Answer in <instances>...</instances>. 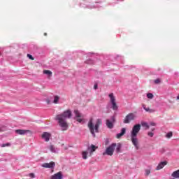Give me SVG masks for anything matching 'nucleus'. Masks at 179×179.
Listing matches in <instances>:
<instances>
[{"mask_svg": "<svg viewBox=\"0 0 179 179\" xmlns=\"http://www.w3.org/2000/svg\"><path fill=\"white\" fill-rule=\"evenodd\" d=\"M72 117V111L70 110H65L61 114L57 115L55 117L56 121L58 122V125L62 128V131L68 130V122L66 118Z\"/></svg>", "mask_w": 179, "mask_h": 179, "instance_id": "f257e3e1", "label": "nucleus"}, {"mask_svg": "<svg viewBox=\"0 0 179 179\" xmlns=\"http://www.w3.org/2000/svg\"><path fill=\"white\" fill-rule=\"evenodd\" d=\"M103 124V121L101 119H97L95 123V125L93 124V119H90V120L88 122V128L92 134L93 135L94 138L96 137V134L99 132V128H100V125Z\"/></svg>", "mask_w": 179, "mask_h": 179, "instance_id": "f03ea898", "label": "nucleus"}, {"mask_svg": "<svg viewBox=\"0 0 179 179\" xmlns=\"http://www.w3.org/2000/svg\"><path fill=\"white\" fill-rule=\"evenodd\" d=\"M115 148H117V143H113L110 145H109L103 155H108V156H113L114 155V151L115 150Z\"/></svg>", "mask_w": 179, "mask_h": 179, "instance_id": "7ed1b4c3", "label": "nucleus"}, {"mask_svg": "<svg viewBox=\"0 0 179 179\" xmlns=\"http://www.w3.org/2000/svg\"><path fill=\"white\" fill-rule=\"evenodd\" d=\"M109 97L110 99V103L112 104V106H111L112 110H118V106L117 105V103L115 102V97L114 96V94L110 93L109 94Z\"/></svg>", "mask_w": 179, "mask_h": 179, "instance_id": "20e7f679", "label": "nucleus"}, {"mask_svg": "<svg viewBox=\"0 0 179 179\" xmlns=\"http://www.w3.org/2000/svg\"><path fill=\"white\" fill-rule=\"evenodd\" d=\"M139 131H141V124H135L132 130L131 131V136H138V134H139Z\"/></svg>", "mask_w": 179, "mask_h": 179, "instance_id": "39448f33", "label": "nucleus"}, {"mask_svg": "<svg viewBox=\"0 0 179 179\" xmlns=\"http://www.w3.org/2000/svg\"><path fill=\"white\" fill-rule=\"evenodd\" d=\"M135 120V114L131 113H129L123 120L124 124H129L131 121H134Z\"/></svg>", "mask_w": 179, "mask_h": 179, "instance_id": "423d86ee", "label": "nucleus"}, {"mask_svg": "<svg viewBox=\"0 0 179 179\" xmlns=\"http://www.w3.org/2000/svg\"><path fill=\"white\" fill-rule=\"evenodd\" d=\"M114 122H115V117H114V116L111 117V120H106L107 128H108L109 129H113V128H114Z\"/></svg>", "mask_w": 179, "mask_h": 179, "instance_id": "0eeeda50", "label": "nucleus"}, {"mask_svg": "<svg viewBox=\"0 0 179 179\" xmlns=\"http://www.w3.org/2000/svg\"><path fill=\"white\" fill-rule=\"evenodd\" d=\"M131 141L136 150H138V149H139V141L138 140V138L136 136H131Z\"/></svg>", "mask_w": 179, "mask_h": 179, "instance_id": "6e6552de", "label": "nucleus"}, {"mask_svg": "<svg viewBox=\"0 0 179 179\" xmlns=\"http://www.w3.org/2000/svg\"><path fill=\"white\" fill-rule=\"evenodd\" d=\"M44 169H54L55 167V162H50V163H44L42 164Z\"/></svg>", "mask_w": 179, "mask_h": 179, "instance_id": "1a4fd4ad", "label": "nucleus"}, {"mask_svg": "<svg viewBox=\"0 0 179 179\" xmlns=\"http://www.w3.org/2000/svg\"><path fill=\"white\" fill-rule=\"evenodd\" d=\"M64 178V176H62V172L59 171L57 173L52 175L50 178V179H62Z\"/></svg>", "mask_w": 179, "mask_h": 179, "instance_id": "9d476101", "label": "nucleus"}, {"mask_svg": "<svg viewBox=\"0 0 179 179\" xmlns=\"http://www.w3.org/2000/svg\"><path fill=\"white\" fill-rule=\"evenodd\" d=\"M50 138H51V134L48 132H44L42 134V138L45 139V142H48V141H50Z\"/></svg>", "mask_w": 179, "mask_h": 179, "instance_id": "9b49d317", "label": "nucleus"}, {"mask_svg": "<svg viewBox=\"0 0 179 179\" xmlns=\"http://www.w3.org/2000/svg\"><path fill=\"white\" fill-rule=\"evenodd\" d=\"M87 149L90 150V156H92L93 155V152H96V149H98V147L92 144Z\"/></svg>", "mask_w": 179, "mask_h": 179, "instance_id": "f8f14e48", "label": "nucleus"}, {"mask_svg": "<svg viewBox=\"0 0 179 179\" xmlns=\"http://www.w3.org/2000/svg\"><path fill=\"white\" fill-rule=\"evenodd\" d=\"M27 132H30L29 130H24V129H17L15 130V134H17V135H25V134H27Z\"/></svg>", "mask_w": 179, "mask_h": 179, "instance_id": "ddd939ff", "label": "nucleus"}, {"mask_svg": "<svg viewBox=\"0 0 179 179\" xmlns=\"http://www.w3.org/2000/svg\"><path fill=\"white\" fill-rule=\"evenodd\" d=\"M125 132H127V129H125L124 127L122 128L121 132L117 134L116 138L117 139H120L121 136H124V135H125Z\"/></svg>", "mask_w": 179, "mask_h": 179, "instance_id": "4468645a", "label": "nucleus"}, {"mask_svg": "<svg viewBox=\"0 0 179 179\" xmlns=\"http://www.w3.org/2000/svg\"><path fill=\"white\" fill-rule=\"evenodd\" d=\"M166 164H167V162H166V161L160 162V163L158 164V166H157L156 170H157V171H158V170H162V169H163V167H164V166H166Z\"/></svg>", "mask_w": 179, "mask_h": 179, "instance_id": "2eb2a0df", "label": "nucleus"}, {"mask_svg": "<svg viewBox=\"0 0 179 179\" xmlns=\"http://www.w3.org/2000/svg\"><path fill=\"white\" fill-rule=\"evenodd\" d=\"M171 177H173V178H179V169L173 171L171 174Z\"/></svg>", "mask_w": 179, "mask_h": 179, "instance_id": "dca6fc26", "label": "nucleus"}, {"mask_svg": "<svg viewBox=\"0 0 179 179\" xmlns=\"http://www.w3.org/2000/svg\"><path fill=\"white\" fill-rule=\"evenodd\" d=\"M143 108L147 111V113H155V110L146 108V105H143Z\"/></svg>", "mask_w": 179, "mask_h": 179, "instance_id": "f3484780", "label": "nucleus"}, {"mask_svg": "<svg viewBox=\"0 0 179 179\" xmlns=\"http://www.w3.org/2000/svg\"><path fill=\"white\" fill-rule=\"evenodd\" d=\"M141 126H143V128H145V130H146V129H149V128H150L149 124H148V123L145 122H141Z\"/></svg>", "mask_w": 179, "mask_h": 179, "instance_id": "a211bd4d", "label": "nucleus"}, {"mask_svg": "<svg viewBox=\"0 0 179 179\" xmlns=\"http://www.w3.org/2000/svg\"><path fill=\"white\" fill-rule=\"evenodd\" d=\"M121 143H118L117 145L116 144V152L117 153H120L121 152V148H122Z\"/></svg>", "mask_w": 179, "mask_h": 179, "instance_id": "6ab92c4d", "label": "nucleus"}, {"mask_svg": "<svg viewBox=\"0 0 179 179\" xmlns=\"http://www.w3.org/2000/svg\"><path fill=\"white\" fill-rule=\"evenodd\" d=\"M43 73L45 75H48V76H52V72H51V71H50V70H44Z\"/></svg>", "mask_w": 179, "mask_h": 179, "instance_id": "aec40b11", "label": "nucleus"}, {"mask_svg": "<svg viewBox=\"0 0 179 179\" xmlns=\"http://www.w3.org/2000/svg\"><path fill=\"white\" fill-rule=\"evenodd\" d=\"M74 113L76 114V117L77 118H80L82 117V115L80 114V113H79V110H75Z\"/></svg>", "mask_w": 179, "mask_h": 179, "instance_id": "412c9836", "label": "nucleus"}, {"mask_svg": "<svg viewBox=\"0 0 179 179\" xmlns=\"http://www.w3.org/2000/svg\"><path fill=\"white\" fill-rule=\"evenodd\" d=\"M49 149L50 152H52V153H55V147L53 145H50L49 146Z\"/></svg>", "mask_w": 179, "mask_h": 179, "instance_id": "4be33fe9", "label": "nucleus"}, {"mask_svg": "<svg viewBox=\"0 0 179 179\" xmlns=\"http://www.w3.org/2000/svg\"><path fill=\"white\" fill-rule=\"evenodd\" d=\"M82 155H83V159L84 160H86V159H87V151H83V153H82Z\"/></svg>", "mask_w": 179, "mask_h": 179, "instance_id": "5701e85b", "label": "nucleus"}, {"mask_svg": "<svg viewBox=\"0 0 179 179\" xmlns=\"http://www.w3.org/2000/svg\"><path fill=\"white\" fill-rule=\"evenodd\" d=\"M59 100V96H55V98H54L53 103H54L55 104H57Z\"/></svg>", "mask_w": 179, "mask_h": 179, "instance_id": "b1692460", "label": "nucleus"}, {"mask_svg": "<svg viewBox=\"0 0 179 179\" xmlns=\"http://www.w3.org/2000/svg\"><path fill=\"white\" fill-rule=\"evenodd\" d=\"M154 83L155 85H159V83H162V80L160 78H157L154 80Z\"/></svg>", "mask_w": 179, "mask_h": 179, "instance_id": "393cba45", "label": "nucleus"}, {"mask_svg": "<svg viewBox=\"0 0 179 179\" xmlns=\"http://www.w3.org/2000/svg\"><path fill=\"white\" fill-rule=\"evenodd\" d=\"M151 171H150V169H145V176L146 177H148V176H149L150 174Z\"/></svg>", "mask_w": 179, "mask_h": 179, "instance_id": "a878e982", "label": "nucleus"}, {"mask_svg": "<svg viewBox=\"0 0 179 179\" xmlns=\"http://www.w3.org/2000/svg\"><path fill=\"white\" fill-rule=\"evenodd\" d=\"M171 136H173V132H171V131L169 132L166 136V137L168 138V139H170V138H171Z\"/></svg>", "mask_w": 179, "mask_h": 179, "instance_id": "bb28decb", "label": "nucleus"}, {"mask_svg": "<svg viewBox=\"0 0 179 179\" xmlns=\"http://www.w3.org/2000/svg\"><path fill=\"white\" fill-rule=\"evenodd\" d=\"M147 97L148 99H153V94L152 93L147 94Z\"/></svg>", "mask_w": 179, "mask_h": 179, "instance_id": "cd10ccee", "label": "nucleus"}, {"mask_svg": "<svg viewBox=\"0 0 179 179\" xmlns=\"http://www.w3.org/2000/svg\"><path fill=\"white\" fill-rule=\"evenodd\" d=\"M6 146H7V147L10 146V143H7L2 144V145H1V148H6Z\"/></svg>", "mask_w": 179, "mask_h": 179, "instance_id": "c85d7f7f", "label": "nucleus"}, {"mask_svg": "<svg viewBox=\"0 0 179 179\" xmlns=\"http://www.w3.org/2000/svg\"><path fill=\"white\" fill-rule=\"evenodd\" d=\"M27 57L29 58V59H31V61H34V57H33L31 55L27 54Z\"/></svg>", "mask_w": 179, "mask_h": 179, "instance_id": "c756f323", "label": "nucleus"}, {"mask_svg": "<svg viewBox=\"0 0 179 179\" xmlns=\"http://www.w3.org/2000/svg\"><path fill=\"white\" fill-rule=\"evenodd\" d=\"M148 136H150V138H153L154 134H153V132H148Z\"/></svg>", "mask_w": 179, "mask_h": 179, "instance_id": "7c9ffc66", "label": "nucleus"}, {"mask_svg": "<svg viewBox=\"0 0 179 179\" xmlns=\"http://www.w3.org/2000/svg\"><path fill=\"white\" fill-rule=\"evenodd\" d=\"M29 176L31 177V178H34L36 177V175H34V173H29Z\"/></svg>", "mask_w": 179, "mask_h": 179, "instance_id": "2f4dec72", "label": "nucleus"}, {"mask_svg": "<svg viewBox=\"0 0 179 179\" xmlns=\"http://www.w3.org/2000/svg\"><path fill=\"white\" fill-rule=\"evenodd\" d=\"M77 121H78V122H82V121H83V120L82 118H78Z\"/></svg>", "mask_w": 179, "mask_h": 179, "instance_id": "473e14b6", "label": "nucleus"}, {"mask_svg": "<svg viewBox=\"0 0 179 179\" xmlns=\"http://www.w3.org/2000/svg\"><path fill=\"white\" fill-rule=\"evenodd\" d=\"M97 87H98V85H97V84H95L94 85V89H97Z\"/></svg>", "mask_w": 179, "mask_h": 179, "instance_id": "72a5a7b5", "label": "nucleus"}, {"mask_svg": "<svg viewBox=\"0 0 179 179\" xmlns=\"http://www.w3.org/2000/svg\"><path fill=\"white\" fill-rule=\"evenodd\" d=\"M151 125H152V127H155V125H156V124H155V123H151Z\"/></svg>", "mask_w": 179, "mask_h": 179, "instance_id": "f704fd0d", "label": "nucleus"}, {"mask_svg": "<svg viewBox=\"0 0 179 179\" xmlns=\"http://www.w3.org/2000/svg\"><path fill=\"white\" fill-rule=\"evenodd\" d=\"M177 100H179V94L177 96Z\"/></svg>", "mask_w": 179, "mask_h": 179, "instance_id": "c9c22d12", "label": "nucleus"}, {"mask_svg": "<svg viewBox=\"0 0 179 179\" xmlns=\"http://www.w3.org/2000/svg\"><path fill=\"white\" fill-rule=\"evenodd\" d=\"M44 36H47V33H44Z\"/></svg>", "mask_w": 179, "mask_h": 179, "instance_id": "e433bc0d", "label": "nucleus"}, {"mask_svg": "<svg viewBox=\"0 0 179 179\" xmlns=\"http://www.w3.org/2000/svg\"><path fill=\"white\" fill-rule=\"evenodd\" d=\"M48 104H50V101L48 100Z\"/></svg>", "mask_w": 179, "mask_h": 179, "instance_id": "4c0bfd02", "label": "nucleus"}, {"mask_svg": "<svg viewBox=\"0 0 179 179\" xmlns=\"http://www.w3.org/2000/svg\"><path fill=\"white\" fill-rule=\"evenodd\" d=\"M1 55H2V53L0 52V57H1Z\"/></svg>", "mask_w": 179, "mask_h": 179, "instance_id": "58836bf2", "label": "nucleus"}, {"mask_svg": "<svg viewBox=\"0 0 179 179\" xmlns=\"http://www.w3.org/2000/svg\"><path fill=\"white\" fill-rule=\"evenodd\" d=\"M152 131H155V129H152Z\"/></svg>", "mask_w": 179, "mask_h": 179, "instance_id": "ea45409f", "label": "nucleus"}, {"mask_svg": "<svg viewBox=\"0 0 179 179\" xmlns=\"http://www.w3.org/2000/svg\"><path fill=\"white\" fill-rule=\"evenodd\" d=\"M0 132H1V129H0Z\"/></svg>", "mask_w": 179, "mask_h": 179, "instance_id": "a19ab883", "label": "nucleus"}]
</instances>
